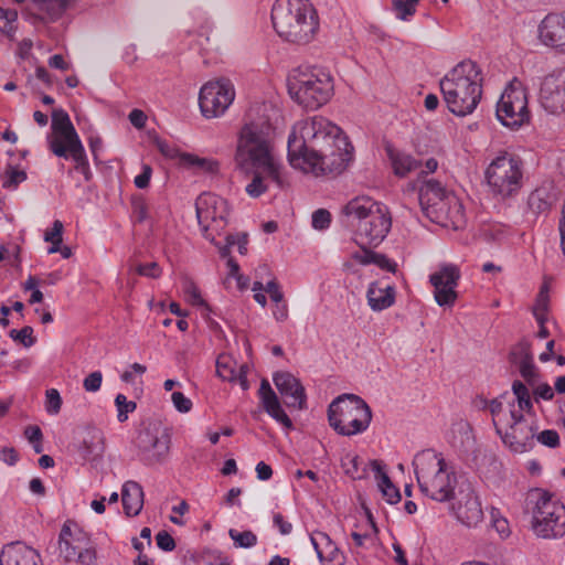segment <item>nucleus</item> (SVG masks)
<instances>
[{
  "label": "nucleus",
  "mask_w": 565,
  "mask_h": 565,
  "mask_svg": "<svg viewBox=\"0 0 565 565\" xmlns=\"http://www.w3.org/2000/svg\"><path fill=\"white\" fill-rule=\"evenodd\" d=\"M289 164L312 177L339 175L354 159L347 134L327 117L315 115L296 121L287 141Z\"/></svg>",
  "instance_id": "f257e3e1"
},
{
  "label": "nucleus",
  "mask_w": 565,
  "mask_h": 565,
  "mask_svg": "<svg viewBox=\"0 0 565 565\" xmlns=\"http://www.w3.org/2000/svg\"><path fill=\"white\" fill-rule=\"evenodd\" d=\"M271 110V105L267 103H256L248 108L237 135L234 161L239 170L265 171L276 180L278 186H282L284 167L274 143Z\"/></svg>",
  "instance_id": "f03ea898"
},
{
  "label": "nucleus",
  "mask_w": 565,
  "mask_h": 565,
  "mask_svg": "<svg viewBox=\"0 0 565 565\" xmlns=\"http://www.w3.org/2000/svg\"><path fill=\"white\" fill-rule=\"evenodd\" d=\"M512 391L519 411L515 408L514 402H508V407H504L503 399L508 396V393H504L500 397L493 398L491 403L492 423L497 434L511 451L524 454L535 446L537 427L530 415L521 413H529L532 409L529 388L521 381H514Z\"/></svg>",
  "instance_id": "7ed1b4c3"
},
{
  "label": "nucleus",
  "mask_w": 565,
  "mask_h": 565,
  "mask_svg": "<svg viewBox=\"0 0 565 565\" xmlns=\"http://www.w3.org/2000/svg\"><path fill=\"white\" fill-rule=\"evenodd\" d=\"M340 221L353 228L358 247H377L392 227L388 207L370 195H356L347 201L339 212Z\"/></svg>",
  "instance_id": "20e7f679"
},
{
  "label": "nucleus",
  "mask_w": 565,
  "mask_h": 565,
  "mask_svg": "<svg viewBox=\"0 0 565 565\" xmlns=\"http://www.w3.org/2000/svg\"><path fill=\"white\" fill-rule=\"evenodd\" d=\"M482 82L481 68L471 60L449 70L439 83L448 110L460 117L472 114L482 96Z\"/></svg>",
  "instance_id": "39448f33"
},
{
  "label": "nucleus",
  "mask_w": 565,
  "mask_h": 565,
  "mask_svg": "<svg viewBox=\"0 0 565 565\" xmlns=\"http://www.w3.org/2000/svg\"><path fill=\"white\" fill-rule=\"evenodd\" d=\"M271 23L278 36L289 43L308 44L319 30V17L309 0H275Z\"/></svg>",
  "instance_id": "423d86ee"
},
{
  "label": "nucleus",
  "mask_w": 565,
  "mask_h": 565,
  "mask_svg": "<svg viewBox=\"0 0 565 565\" xmlns=\"http://www.w3.org/2000/svg\"><path fill=\"white\" fill-rule=\"evenodd\" d=\"M287 88L290 98L309 110H316L326 105L334 93L331 74L322 67L301 65L291 70L287 77Z\"/></svg>",
  "instance_id": "0eeeda50"
},
{
  "label": "nucleus",
  "mask_w": 565,
  "mask_h": 565,
  "mask_svg": "<svg viewBox=\"0 0 565 565\" xmlns=\"http://www.w3.org/2000/svg\"><path fill=\"white\" fill-rule=\"evenodd\" d=\"M413 466L422 493L438 502L454 498L456 473L441 454L431 449L423 450L415 456Z\"/></svg>",
  "instance_id": "6e6552de"
},
{
  "label": "nucleus",
  "mask_w": 565,
  "mask_h": 565,
  "mask_svg": "<svg viewBox=\"0 0 565 565\" xmlns=\"http://www.w3.org/2000/svg\"><path fill=\"white\" fill-rule=\"evenodd\" d=\"M483 174L489 194L498 202L515 199L524 186L523 161L508 151H501L493 157Z\"/></svg>",
  "instance_id": "1a4fd4ad"
},
{
  "label": "nucleus",
  "mask_w": 565,
  "mask_h": 565,
  "mask_svg": "<svg viewBox=\"0 0 565 565\" xmlns=\"http://www.w3.org/2000/svg\"><path fill=\"white\" fill-rule=\"evenodd\" d=\"M419 204L426 216L443 226L459 227L463 223V211L458 198L441 182L426 180L418 195Z\"/></svg>",
  "instance_id": "9d476101"
},
{
  "label": "nucleus",
  "mask_w": 565,
  "mask_h": 565,
  "mask_svg": "<svg viewBox=\"0 0 565 565\" xmlns=\"http://www.w3.org/2000/svg\"><path fill=\"white\" fill-rule=\"evenodd\" d=\"M51 129L46 137L50 150L58 158L73 160L75 169L88 178L89 164L85 148L65 110L53 111Z\"/></svg>",
  "instance_id": "9b49d317"
},
{
  "label": "nucleus",
  "mask_w": 565,
  "mask_h": 565,
  "mask_svg": "<svg viewBox=\"0 0 565 565\" xmlns=\"http://www.w3.org/2000/svg\"><path fill=\"white\" fill-rule=\"evenodd\" d=\"M330 426L342 436H354L365 431L372 420V411L363 398L355 394H342L328 408Z\"/></svg>",
  "instance_id": "f8f14e48"
},
{
  "label": "nucleus",
  "mask_w": 565,
  "mask_h": 565,
  "mask_svg": "<svg viewBox=\"0 0 565 565\" xmlns=\"http://www.w3.org/2000/svg\"><path fill=\"white\" fill-rule=\"evenodd\" d=\"M534 503L532 530L542 539H559L565 535V507L548 492L535 489L530 493Z\"/></svg>",
  "instance_id": "ddd939ff"
},
{
  "label": "nucleus",
  "mask_w": 565,
  "mask_h": 565,
  "mask_svg": "<svg viewBox=\"0 0 565 565\" xmlns=\"http://www.w3.org/2000/svg\"><path fill=\"white\" fill-rule=\"evenodd\" d=\"M195 213L204 237L220 247L216 236L226 227L231 215L227 200L215 193L204 192L195 200Z\"/></svg>",
  "instance_id": "4468645a"
},
{
  "label": "nucleus",
  "mask_w": 565,
  "mask_h": 565,
  "mask_svg": "<svg viewBox=\"0 0 565 565\" xmlns=\"http://www.w3.org/2000/svg\"><path fill=\"white\" fill-rule=\"evenodd\" d=\"M497 118L505 127L518 129L531 118L527 93L522 82L514 78L504 88L497 103Z\"/></svg>",
  "instance_id": "2eb2a0df"
},
{
  "label": "nucleus",
  "mask_w": 565,
  "mask_h": 565,
  "mask_svg": "<svg viewBox=\"0 0 565 565\" xmlns=\"http://www.w3.org/2000/svg\"><path fill=\"white\" fill-rule=\"evenodd\" d=\"M236 96L232 79L218 77L205 83L199 94V106L205 118H216L225 114Z\"/></svg>",
  "instance_id": "dca6fc26"
},
{
  "label": "nucleus",
  "mask_w": 565,
  "mask_h": 565,
  "mask_svg": "<svg viewBox=\"0 0 565 565\" xmlns=\"http://www.w3.org/2000/svg\"><path fill=\"white\" fill-rule=\"evenodd\" d=\"M461 271L458 265L443 263L437 270L429 276V282L434 287V299L438 306L451 308L457 299L456 288L459 285Z\"/></svg>",
  "instance_id": "f3484780"
},
{
  "label": "nucleus",
  "mask_w": 565,
  "mask_h": 565,
  "mask_svg": "<svg viewBox=\"0 0 565 565\" xmlns=\"http://www.w3.org/2000/svg\"><path fill=\"white\" fill-rule=\"evenodd\" d=\"M136 444L142 460L153 465L160 462L168 454L170 437L164 431L146 428L139 431Z\"/></svg>",
  "instance_id": "a211bd4d"
},
{
  "label": "nucleus",
  "mask_w": 565,
  "mask_h": 565,
  "mask_svg": "<svg viewBox=\"0 0 565 565\" xmlns=\"http://www.w3.org/2000/svg\"><path fill=\"white\" fill-rule=\"evenodd\" d=\"M539 102L548 114H565V75H547L541 84Z\"/></svg>",
  "instance_id": "6ab92c4d"
},
{
  "label": "nucleus",
  "mask_w": 565,
  "mask_h": 565,
  "mask_svg": "<svg viewBox=\"0 0 565 565\" xmlns=\"http://www.w3.org/2000/svg\"><path fill=\"white\" fill-rule=\"evenodd\" d=\"M273 380L287 407L296 409L306 408L307 396L305 387L295 375L289 372H277L274 374Z\"/></svg>",
  "instance_id": "aec40b11"
},
{
  "label": "nucleus",
  "mask_w": 565,
  "mask_h": 565,
  "mask_svg": "<svg viewBox=\"0 0 565 565\" xmlns=\"http://www.w3.org/2000/svg\"><path fill=\"white\" fill-rule=\"evenodd\" d=\"M539 39L545 46L565 52V14H547L539 25Z\"/></svg>",
  "instance_id": "412c9836"
},
{
  "label": "nucleus",
  "mask_w": 565,
  "mask_h": 565,
  "mask_svg": "<svg viewBox=\"0 0 565 565\" xmlns=\"http://www.w3.org/2000/svg\"><path fill=\"white\" fill-rule=\"evenodd\" d=\"M523 235L514 233L501 223H489L480 227L476 244L519 245Z\"/></svg>",
  "instance_id": "4be33fe9"
},
{
  "label": "nucleus",
  "mask_w": 565,
  "mask_h": 565,
  "mask_svg": "<svg viewBox=\"0 0 565 565\" xmlns=\"http://www.w3.org/2000/svg\"><path fill=\"white\" fill-rule=\"evenodd\" d=\"M555 201L554 188L551 182H543L530 192L526 200L525 214L529 220H536L547 213Z\"/></svg>",
  "instance_id": "5701e85b"
},
{
  "label": "nucleus",
  "mask_w": 565,
  "mask_h": 565,
  "mask_svg": "<svg viewBox=\"0 0 565 565\" xmlns=\"http://www.w3.org/2000/svg\"><path fill=\"white\" fill-rule=\"evenodd\" d=\"M0 565H42V559L36 550L22 542H12L2 548Z\"/></svg>",
  "instance_id": "b1692460"
},
{
  "label": "nucleus",
  "mask_w": 565,
  "mask_h": 565,
  "mask_svg": "<svg viewBox=\"0 0 565 565\" xmlns=\"http://www.w3.org/2000/svg\"><path fill=\"white\" fill-rule=\"evenodd\" d=\"M259 399L265 412L273 417L276 422L284 425L286 428L292 427V422L282 409L277 394L271 388L269 382L263 379L258 390Z\"/></svg>",
  "instance_id": "393cba45"
},
{
  "label": "nucleus",
  "mask_w": 565,
  "mask_h": 565,
  "mask_svg": "<svg viewBox=\"0 0 565 565\" xmlns=\"http://www.w3.org/2000/svg\"><path fill=\"white\" fill-rule=\"evenodd\" d=\"M76 449L85 460H95L102 457L105 450L103 431L96 427H86L82 439L76 445Z\"/></svg>",
  "instance_id": "a878e982"
},
{
  "label": "nucleus",
  "mask_w": 565,
  "mask_h": 565,
  "mask_svg": "<svg viewBox=\"0 0 565 565\" xmlns=\"http://www.w3.org/2000/svg\"><path fill=\"white\" fill-rule=\"evenodd\" d=\"M455 510L458 520L467 526H475L483 519L481 502L472 490L458 500Z\"/></svg>",
  "instance_id": "bb28decb"
},
{
  "label": "nucleus",
  "mask_w": 565,
  "mask_h": 565,
  "mask_svg": "<svg viewBox=\"0 0 565 565\" xmlns=\"http://www.w3.org/2000/svg\"><path fill=\"white\" fill-rule=\"evenodd\" d=\"M142 487L132 480L126 481L121 488V502L127 516H137L143 508Z\"/></svg>",
  "instance_id": "cd10ccee"
},
{
  "label": "nucleus",
  "mask_w": 565,
  "mask_h": 565,
  "mask_svg": "<svg viewBox=\"0 0 565 565\" xmlns=\"http://www.w3.org/2000/svg\"><path fill=\"white\" fill-rule=\"evenodd\" d=\"M395 296L394 286L381 287L376 281L371 282L366 291L367 303L373 311H382L392 307L395 302Z\"/></svg>",
  "instance_id": "c85d7f7f"
},
{
  "label": "nucleus",
  "mask_w": 565,
  "mask_h": 565,
  "mask_svg": "<svg viewBox=\"0 0 565 565\" xmlns=\"http://www.w3.org/2000/svg\"><path fill=\"white\" fill-rule=\"evenodd\" d=\"M34 15L42 22L60 19L70 4V0H31Z\"/></svg>",
  "instance_id": "c756f323"
},
{
  "label": "nucleus",
  "mask_w": 565,
  "mask_h": 565,
  "mask_svg": "<svg viewBox=\"0 0 565 565\" xmlns=\"http://www.w3.org/2000/svg\"><path fill=\"white\" fill-rule=\"evenodd\" d=\"M387 156L394 174L399 178L406 177L420 166L416 158L405 151L387 148Z\"/></svg>",
  "instance_id": "7c9ffc66"
},
{
  "label": "nucleus",
  "mask_w": 565,
  "mask_h": 565,
  "mask_svg": "<svg viewBox=\"0 0 565 565\" xmlns=\"http://www.w3.org/2000/svg\"><path fill=\"white\" fill-rule=\"evenodd\" d=\"M352 259L363 266L374 264L390 273H395L397 268L395 262L387 258L384 254L375 253L373 249H356L352 255Z\"/></svg>",
  "instance_id": "2f4dec72"
},
{
  "label": "nucleus",
  "mask_w": 565,
  "mask_h": 565,
  "mask_svg": "<svg viewBox=\"0 0 565 565\" xmlns=\"http://www.w3.org/2000/svg\"><path fill=\"white\" fill-rule=\"evenodd\" d=\"M179 166L185 169H192L195 172L210 174L218 171V162L216 160L207 157H200L190 152H184L180 157Z\"/></svg>",
  "instance_id": "473e14b6"
},
{
  "label": "nucleus",
  "mask_w": 565,
  "mask_h": 565,
  "mask_svg": "<svg viewBox=\"0 0 565 565\" xmlns=\"http://www.w3.org/2000/svg\"><path fill=\"white\" fill-rule=\"evenodd\" d=\"M245 174L252 175L250 182L245 186L248 196L256 199L268 191L269 182L276 183V180L265 171L250 169L242 170Z\"/></svg>",
  "instance_id": "72a5a7b5"
},
{
  "label": "nucleus",
  "mask_w": 565,
  "mask_h": 565,
  "mask_svg": "<svg viewBox=\"0 0 565 565\" xmlns=\"http://www.w3.org/2000/svg\"><path fill=\"white\" fill-rule=\"evenodd\" d=\"M238 367L237 362L230 355L222 354L216 360V374L224 381H236Z\"/></svg>",
  "instance_id": "f704fd0d"
},
{
  "label": "nucleus",
  "mask_w": 565,
  "mask_h": 565,
  "mask_svg": "<svg viewBox=\"0 0 565 565\" xmlns=\"http://www.w3.org/2000/svg\"><path fill=\"white\" fill-rule=\"evenodd\" d=\"M420 0H392V11L401 21H411Z\"/></svg>",
  "instance_id": "c9c22d12"
},
{
  "label": "nucleus",
  "mask_w": 565,
  "mask_h": 565,
  "mask_svg": "<svg viewBox=\"0 0 565 565\" xmlns=\"http://www.w3.org/2000/svg\"><path fill=\"white\" fill-rule=\"evenodd\" d=\"M150 140L152 145L159 150V152L167 159L177 160L180 163V157L184 153L178 149L173 143L160 138L158 135H151Z\"/></svg>",
  "instance_id": "e433bc0d"
},
{
  "label": "nucleus",
  "mask_w": 565,
  "mask_h": 565,
  "mask_svg": "<svg viewBox=\"0 0 565 565\" xmlns=\"http://www.w3.org/2000/svg\"><path fill=\"white\" fill-rule=\"evenodd\" d=\"M228 535L233 540L235 547L238 548H250L257 544V535L249 530L239 532L235 529H230Z\"/></svg>",
  "instance_id": "4c0bfd02"
},
{
  "label": "nucleus",
  "mask_w": 565,
  "mask_h": 565,
  "mask_svg": "<svg viewBox=\"0 0 565 565\" xmlns=\"http://www.w3.org/2000/svg\"><path fill=\"white\" fill-rule=\"evenodd\" d=\"M510 360L515 366L531 362V360H533V355L530 343L527 341H521L518 343L510 353Z\"/></svg>",
  "instance_id": "58836bf2"
},
{
  "label": "nucleus",
  "mask_w": 565,
  "mask_h": 565,
  "mask_svg": "<svg viewBox=\"0 0 565 565\" xmlns=\"http://www.w3.org/2000/svg\"><path fill=\"white\" fill-rule=\"evenodd\" d=\"M26 180L24 170L10 167L2 177V186L9 190H15L19 184Z\"/></svg>",
  "instance_id": "ea45409f"
},
{
  "label": "nucleus",
  "mask_w": 565,
  "mask_h": 565,
  "mask_svg": "<svg viewBox=\"0 0 565 565\" xmlns=\"http://www.w3.org/2000/svg\"><path fill=\"white\" fill-rule=\"evenodd\" d=\"M115 404L118 411L117 418L120 423H124L128 418V414L132 413L137 405L132 401H128L124 394H118L115 398Z\"/></svg>",
  "instance_id": "a19ab883"
},
{
  "label": "nucleus",
  "mask_w": 565,
  "mask_h": 565,
  "mask_svg": "<svg viewBox=\"0 0 565 565\" xmlns=\"http://www.w3.org/2000/svg\"><path fill=\"white\" fill-rule=\"evenodd\" d=\"M62 397L56 388H50L45 392V411L50 415H57L61 412Z\"/></svg>",
  "instance_id": "79ce46f5"
},
{
  "label": "nucleus",
  "mask_w": 565,
  "mask_h": 565,
  "mask_svg": "<svg viewBox=\"0 0 565 565\" xmlns=\"http://www.w3.org/2000/svg\"><path fill=\"white\" fill-rule=\"evenodd\" d=\"M331 221V213L326 209H318L311 215V225L315 230L318 231H324L329 228Z\"/></svg>",
  "instance_id": "37998d69"
},
{
  "label": "nucleus",
  "mask_w": 565,
  "mask_h": 565,
  "mask_svg": "<svg viewBox=\"0 0 565 565\" xmlns=\"http://www.w3.org/2000/svg\"><path fill=\"white\" fill-rule=\"evenodd\" d=\"M369 521H370V527H371L372 532H364V533L352 532L351 533V537L353 539L354 545L356 547H367L369 544H372L374 541V536L377 532V529H376L373 520L371 519V516H369Z\"/></svg>",
  "instance_id": "c03bdc74"
},
{
  "label": "nucleus",
  "mask_w": 565,
  "mask_h": 565,
  "mask_svg": "<svg viewBox=\"0 0 565 565\" xmlns=\"http://www.w3.org/2000/svg\"><path fill=\"white\" fill-rule=\"evenodd\" d=\"M63 223L58 220L53 222L50 230L44 233V241L52 245V247H58L62 243Z\"/></svg>",
  "instance_id": "a18cd8bd"
},
{
  "label": "nucleus",
  "mask_w": 565,
  "mask_h": 565,
  "mask_svg": "<svg viewBox=\"0 0 565 565\" xmlns=\"http://www.w3.org/2000/svg\"><path fill=\"white\" fill-rule=\"evenodd\" d=\"M10 337L15 341H20L26 348L33 345L35 342L33 329L29 326L23 327L21 330L12 329Z\"/></svg>",
  "instance_id": "49530a36"
},
{
  "label": "nucleus",
  "mask_w": 565,
  "mask_h": 565,
  "mask_svg": "<svg viewBox=\"0 0 565 565\" xmlns=\"http://www.w3.org/2000/svg\"><path fill=\"white\" fill-rule=\"evenodd\" d=\"M184 292L186 296V299L194 306H202L207 308V303L204 301V299L201 297L199 288L195 286L193 281H185L184 284Z\"/></svg>",
  "instance_id": "de8ad7c7"
},
{
  "label": "nucleus",
  "mask_w": 565,
  "mask_h": 565,
  "mask_svg": "<svg viewBox=\"0 0 565 565\" xmlns=\"http://www.w3.org/2000/svg\"><path fill=\"white\" fill-rule=\"evenodd\" d=\"M535 441L550 448H555L559 445V436L556 430L545 429L539 434L536 433Z\"/></svg>",
  "instance_id": "09e8293b"
},
{
  "label": "nucleus",
  "mask_w": 565,
  "mask_h": 565,
  "mask_svg": "<svg viewBox=\"0 0 565 565\" xmlns=\"http://www.w3.org/2000/svg\"><path fill=\"white\" fill-rule=\"evenodd\" d=\"M518 369L522 377L527 382V384L532 386L535 385V383L537 382L539 372L533 363V360H531V362L520 364Z\"/></svg>",
  "instance_id": "8fccbe9b"
},
{
  "label": "nucleus",
  "mask_w": 565,
  "mask_h": 565,
  "mask_svg": "<svg viewBox=\"0 0 565 565\" xmlns=\"http://www.w3.org/2000/svg\"><path fill=\"white\" fill-rule=\"evenodd\" d=\"M342 467L348 476L352 479H360L362 475L359 471V457L347 455L342 459Z\"/></svg>",
  "instance_id": "3c124183"
},
{
  "label": "nucleus",
  "mask_w": 565,
  "mask_h": 565,
  "mask_svg": "<svg viewBox=\"0 0 565 565\" xmlns=\"http://www.w3.org/2000/svg\"><path fill=\"white\" fill-rule=\"evenodd\" d=\"M103 382V374L100 371H95L89 373L83 381V387L86 392L95 393L97 392Z\"/></svg>",
  "instance_id": "603ef678"
},
{
  "label": "nucleus",
  "mask_w": 565,
  "mask_h": 565,
  "mask_svg": "<svg viewBox=\"0 0 565 565\" xmlns=\"http://www.w3.org/2000/svg\"><path fill=\"white\" fill-rule=\"evenodd\" d=\"M230 252L231 249H221V258L226 260L230 270L228 276L234 277L237 282H241L244 276L239 274V265L231 257Z\"/></svg>",
  "instance_id": "864d4df0"
},
{
  "label": "nucleus",
  "mask_w": 565,
  "mask_h": 565,
  "mask_svg": "<svg viewBox=\"0 0 565 565\" xmlns=\"http://www.w3.org/2000/svg\"><path fill=\"white\" fill-rule=\"evenodd\" d=\"M82 547L83 546L81 544H74L70 541V543H65L63 546H60V552L65 562L71 563L76 561Z\"/></svg>",
  "instance_id": "5fc2aeb1"
},
{
  "label": "nucleus",
  "mask_w": 565,
  "mask_h": 565,
  "mask_svg": "<svg viewBox=\"0 0 565 565\" xmlns=\"http://www.w3.org/2000/svg\"><path fill=\"white\" fill-rule=\"evenodd\" d=\"M135 269L139 275L145 277L158 278L161 275V268L156 262L138 264Z\"/></svg>",
  "instance_id": "6e6d98bb"
},
{
  "label": "nucleus",
  "mask_w": 565,
  "mask_h": 565,
  "mask_svg": "<svg viewBox=\"0 0 565 565\" xmlns=\"http://www.w3.org/2000/svg\"><path fill=\"white\" fill-rule=\"evenodd\" d=\"M373 471L375 472V478L377 480V486L381 489L387 488L390 484H393L387 473L384 471L383 466L380 461L373 460L371 462Z\"/></svg>",
  "instance_id": "4d7b16f0"
},
{
  "label": "nucleus",
  "mask_w": 565,
  "mask_h": 565,
  "mask_svg": "<svg viewBox=\"0 0 565 565\" xmlns=\"http://www.w3.org/2000/svg\"><path fill=\"white\" fill-rule=\"evenodd\" d=\"M174 407L181 413H188L192 408V402L181 392H173L171 395Z\"/></svg>",
  "instance_id": "13d9d810"
},
{
  "label": "nucleus",
  "mask_w": 565,
  "mask_h": 565,
  "mask_svg": "<svg viewBox=\"0 0 565 565\" xmlns=\"http://www.w3.org/2000/svg\"><path fill=\"white\" fill-rule=\"evenodd\" d=\"M152 175V169L149 164L141 166V172L134 179V183L138 189H146L149 186Z\"/></svg>",
  "instance_id": "bf43d9fd"
},
{
  "label": "nucleus",
  "mask_w": 565,
  "mask_h": 565,
  "mask_svg": "<svg viewBox=\"0 0 565 565\" xmlns=\"http://www.w3.org/2000/svg\"><path fill=\"white\" fill-rule=\"evenodd\" d=\"M156 541L158 547L162 551L171 552L175 548L174 539L167 531H160L156 535Z\"/></svg>",
  "instance_id": "052dcab7"
},
{
  "label": "nucleus",
  "mask_w": 565,
  "mask_h": 565,
  "mask_svg": "<svg viewBox=\"0 0 565 565\" xmlns=\"http://www.w3.org/2000/svg\"><path fill=\"white\" fill-rule=\"evenodd\" d=\"M96 561L97 555L94 547H82L75 562L82 565H95Z\"/></svg>",
  "instance_id": "680f3d73"
},
{
  "label": "nucleus",
  "mask_w": 565,
  "mask_h": 565,
  "mask_svg": "<svg viewBox=\"0 0 565 565\" xmlns=\"http://www.w3.org/2000/svg\"><path fill=\"white\" fill-rule=\"evenodd\" d=\"M248 244V235L246 233H237L235 235H226V244L224 247H245Z\"/></svg>",
  "instance_id": "e2e57ef3"
},
{
  "label": "nucleus",
  "mask_w": 565,
  "mask_h": 565,
  "mask_svg": "<svg viewBox=\"0 0 565 565\" xmlns=\"http://www.w3.org/2000/svg\"><path fill=\"white\" fill-rule=\"evenodd\" d=\"M554 396L553 388L547 383H542L537 385L534 390V397L536 399L542 398L545 401L552 399Z\"/></svg>",
  "instance_id": "0e129e2a"
},
{
  "label": "nucleus",
  "mask_w": 565,
  "mask_h": 565,
  "mask_svg": "<svg viewBox=\"0 0 565 565\" xmlns=\"http://www.w3.org/2000/svg\"><path fill=\"white\" fill-rule=\"evenodd\" d=\"M381 492L390 504L397 503L401 500V493L394 484H390L387 488L381 489Z\"/></svg>",
  "instance_id": "69168bd1"
},
{
  "label": "nucleus",
  "mask_w": 565,
  "mask_h": 565,
  "mask_svg": "<svg viewBox=\"0 0 565 565\" xmlns=\"http://www.w3.org/2000/svg\"><path fill=\"white\" fill-rule=\"evenodd\" d=\"M134 218L137 222H143L148 218V209L143 201H137L134 203L132 209Z\"/></svg>",
  "instance_id": "338daca9"
},
{
  "label": "nucleus",
  "mask_w": 565,
  "mask_h": 565,
  "mask_svg": "<svg viewBox=\"0 0 565 565\" xmlns=\"http://www.w3.org/2000/svg\"><path fill=\"white\" fill-rule=\"evenodd\" d=\"M492 523L493 527L497 532L502 536H508L510 533L509 523L504 518H497L494 512H492Z\"/></svg>",
  "instance_id": "774afa93"
}]
</instances>
